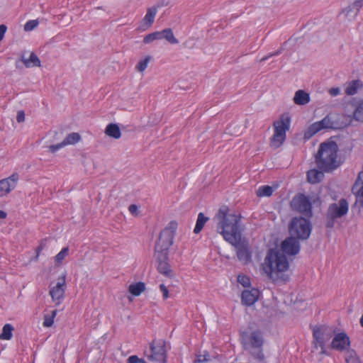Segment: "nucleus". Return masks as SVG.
<instances>
[{"mask_svg":"<svg viewBox=\"0 0 363 363\" xmlns=\"http://www.w3.org/2000/svg\"><path fill=\"white\" fill-rule=\"evenodd\" d=\"M213 220L216 223V230L230 244H236L241 238L240 230V216L229 213L225 206L219 209Z\"/></svg>","mask_w":363,"mask_h":363,"instance_id":"f257e3e1","label":"nucleus"},{"mask_svg":"<svg viewBox=\"0 0 363 363\" xmlns=\"http://www.w3.org/2000/svg\"><path fill=\"white\" fill-rule=\"evenodd\" d=\"M262 267L264 273L274 281L287 279L284 273L289 269V264L284 254L277 249L268 250Z\"/></svg>","mask_w":363,"mask_h":363,"instance_id":"f03ea898","label":"nucleus"},{"mask_svg":"<svg viewBox=\"0 0 363 363\" xmlns=\"http://www.w3.org/2000/svg\"><path fill=\"white\" fill-rule=\"evenodd\" d=\"M338 146L333 140L322 143L315 155V162L319 169L330 172L340 166Z\"/></svg>","mask_w":363,"mask_h":363,"instance_id":"7ed1b4c3","label":"nucleus"},{"mask_svg":"<svg viewBox=\"0 0 363 363\" xmlns=\"http://www.w3.org/2000/svg\"><path fill=\"white\" fill-rule=\"evenodd\" d=\"M242 342L245 349L257 350L258 352L251 351L252 355L258 360L264 359V355L262 352V345L264 339L262 333L259 330H254L250 331H242L240 333Z\"/></svg>","mask_w":363,"mask_h":363,"instance_id":"20e7f679","label":"nucleus"},{"mask_svg":"<svg viewBox=\"0 0 363 363\" xmlns=\"http://www.w3.org/2000/svg\"><path fill=\"white\" fill-rule=\"evenodd\" d=\"M349 211V203L345 199H341L337 202L331 203L327 211L328 228H333L335 222L346 216Z\"/></svg>","mask_w":363,"mask_h":363,"instance_id":"39448f33","label":"nucleus"},{"mask_svg":"<svg viewBox=\"0 0 363 363\" xmlns=\"http://www.w3.org/2000/svg\"><path fill=\"white\" fill-rule=\"evenodd\" d=\"M290 233L299 239H307L311 232V224L308 219L302 217L294 218L289 224Z\"/></svg>","mask_w":363,"mask_h":363,"instance_id":"423d86ee","label":"nucleus"},{"mask_svg":"<svg viewBox=\"0 0 363 363\" xmlns=\"http://www.w3.org/2000/svg\"><path fill=\"white\" fill-rule=\"evenodd\" d=\"M290 127V119L288 117H281L274 123V133L271 140V145L274 147H280L286 140V131Z\"/></svg>","mask_w":363,"mask_h":363,"instance_id":"0eeeda50","label":"nucleus"},{"mask_svg":"<svg viewBox=\"0 0 363 363\" xmlns=\"http://www.w3.org/2000/svg\"><path fill=\"white\" fill-rule=\"evenodd\" d=\"M169 249H164L160 245H155V257L157 263V270L160 274L166 277H171L172 271L168 262Z\"/></svg>","mask_w":363,"mask_h":363,"instance_id":"6e6552de","label":"nucleus"},{"mask_svg":"<svg viewBox=\"0 0 363 363\" xmlns=\"http://www.w3.org/2000/svg\"><path fill=\"white\" fill-rule=\"evenodd\" d=\"M167 343L162 340H154L150 345L148 359L160 363H165L167 358Z\"/></svg>","mask_w":363,"mask_h":363,"instance_id":"1a4fd4ad","label":"nucleus"},{"mask_svg":"<svg viewBox=\"0 0 363 363\" xmlns=\"http://www.w3.org/2000/svg\"><path fill=\"white\" fill-rule=\"evenodd\" d=\"M291 208L306 216H312V204L310 199L304 194L294 196L291 202Z\"/></svg>","mask_w":363,"mask_h":363,"instance_id":"9d476101","label":"nucleus"},{"mask_svg":"<svg viewBox=\"0 0 363 363\" xmlns=\"http://www.w3.org/2000/svg\"><path fill=\"white\" fill-rule=\"evenodd\" d=\"M66 274H62L59 277L55 284L51 283L50 285L49 294L52 301L57 305H60L65 296L66 288Z\"/></svg>","mask_w":363,"mask_h":363,"instance_id":"9b49d317","label":"nucleus"},{"mask_svg":"<svg viewBox=\"0 0 363 363\" xmlns=\"http://www.w3.org/2000/svg\"><path fill=\"white\" fill-rule=\"evenodd\" d=\"M177 228V223L171 221L160 233V238L155 245H160L164 249H169L173 244L174 234Z\"/></svg>","mask_w":363,"mask_h":363,"instance_id":"f8f14e48","label":"nucleus"},{"mask_svg":"<svg viewBox=\"0 0 363 363\" xmlns=\"http://www.w3.org/2000/svg\"><path fill=\"white\" fill-rule=\"evenodd\" d=\"M19 176L13 173L10 177L0 180V197L9 194L17 185Z\"/></svg>","mask_w":363,"mask_h":363,"instance_id":"ddd939ff","label":"nucleus"},{"mask_svg":"<svg viewBox=\"0 0 363 363\" xmlns=\"http://www.w3.org/2000/svg\"><path fill=\"white\" fill-rule=\"evenodd\" d=\"M282 252L289 255H296L300 250V244L298 240L294 238L290 237L284 240L281 243Z\"/></svg>","mask_w":363,"mask_h":363,"instance_id":"4468645a","label":"nucleus"},{"mask_svg":"<svg viewBox=\"0 0 363 363\" xmlns=\"http://www.w3.org/2000/svg\"><path fill=\"white\" fill-rule=\"evenodd\" d=\"M236 248V253L240 261L247 263L251 259V254L247 245L240 240H238L236 244H231Z\"/></svg>","mask_w":363,"mask_h":363,"instance_id":"2eb2a0df","label":"nucleus"},{"mask_svg":"<svg viewBox=\"0 0 363 363\" xmlns=\"http://www.w3.org/2000/svg\"><path fill=\"white\" fill-rule=\"evenodd\" d=\"M331 345L333 349L342 351L350 347V338L345 333H340L334 337Z\"/></svg>","mask_w":363,"mask_h":363,"instance_id":"dca6fc26","label":"nucleus"},{"mask_svg":"<svg viewBox=\"0 0 363 363\" xmlns=\"http://www.w3.org/2000/svg\"><path fill=\"white\" fill-rule=\"evenodd\" d=\"M259 291L257 289L244 290L242 293V303L246 306H252L259 298Z\"/></svg>","mask_w":363,"mask_h":363,"instance_id":"f3484780","label":"nucleus"},{"mask_svg":"<svg viewBox=\"0 0 363 363\" xmlns=\"http://www.w3.org/2000/svg\"><path fill=\"white\" fill-rule=\"evenodd\" d=\"M352 191L356 196L357 202L363 208V170L359 173L352 187Z\"/></svg>","mask_w":363,"mask_h":363,"instance_id":"a211bd4d","label":"nucleus"},{"mask_svg":"<svg viewBox=\"0 0 363 363\" xmlns=\"http://www.w3.org/2000/svg\"><path fill=\"white\" fill-rule=\"evenodd\" d=\"M313 335L315 347L316 348L320 347L322 350H323L325 345V340L323 329L320 327L315 328L313 330Z\"/></svg>","mask_w":363,"mask_h":363,"instance_id":"6ab92c4d","label":"nucleus"},{"mask_svg":"<svg viewBox=\"0 0 363 363\" xmlns=\"http://www.w3.org/2000/svg\"><path fill=\"white\" fill-rule=\"evenodd\" d=\"M311 98L308 93L299 89L295 92L294 102L297 105H306L310 102Z\"/></svg>","mask_w":363,"mask_h":363,"instance_id":"aec40b11","label":"nucleus"},{"mask_svg":"<svg viewBox=\"0 0 363 363\" xmlns=\"http://www.w3.org/2000/svg\"><path fill=\"white\" fill-rule=\"evenodd\" d=\"M362 86V84L360 80H352L345 84V92L348 96H353Z\"/></svg>","mask_w":363,"mask_h":363,"instance_id":"412c9836","label":"nucleus"},{"mask_svg":"<svg viewBox=\"0 0 363 363\" xmlns=\"http://www.w3.org/2000/svg\"><path fill=\"white\" fill-rule=\"evenodd\" d=\"M323 171L316 169H311L307 173V179L311 184H316L321 181L323 177Z\"/></svg>","mask_w":363,"mask_h":363,"instance_id":"4be33fe9","label":"nucleus"},{"mask_svg":"<svg viewBox=\"0 0 363 363\" xmlns=\"http://www.w3.org/2000/svg\"><path fill=\"white\" fill-rule=\"evenodd\" d=\"M157 6H152L147 9V13L144 16L143 21L147 27L150 26L155 21V18L157 13Z\"/></svg>","mask_w":363,"mask_h":363,"instance_id":"5701e85b","label":"nucleus"},{"mask_svg":"<svg viewBox=\"0 0 363 363\" xmlns=\"http://www.w3.org/2000/svg\"><path fill=\"white\" fill-rule=\"evenodd\" d=\"M352 117L354 121L363 123V100L355 103Z\"/></svg>","mask_w":363,"mask_h":363,"instance_id":"b1692460","label":"nucleus"},{"mask_svg":"<svg viewBox=\"0 0 363 363\" xmlns=\"http://www.w3.org/2000/svg\"><path fill=\"white\" fill-rule=\"evenodd\" d=\"M105 133L114 139H118L121 136L120 128L115 123L108 124L106 128Z\"/></svg>","mask_w":363,"mask_h":363,"instance_id":"393cba45","label":"nucleus"},{"mask_svg":"<svg viewBox=\"0 0 363 363\" xmlns=\"http://www.w3.org/2000/svg\"><path fill=\"white\" fill-rule=\"evenodd\" d=\"M22 62L25 65L26 67H40V60L38 57V56L31 52L28 58L23 57Z\"/></svg>","mask_w":363,"mask_h":363,"instance_id":"a878e982","label":"nucleus"},{"mask_svg":"<svg viewBox=\"0 0 363 363\" xmlns=\"http://www.w3.org/2000/svg\"><path fill=\"white\" fill-rule=\"evenodd\" d=\"M13 330L14 328L11 324H5L2 328V332L0 333V340H10L13 337Z\"/></svg>","mask_w":363,"mask_h":363,"instance_id":"bb28decb","label":"nucleus"},{"mask_svg":"<svg viewBox=\"0 0 363 363\" xmlns=\"http://www.w3.org/2000/svg\"><path fill=\"white\" fill-rule=\"evenodd\" d=\"M345 363H363L357 353L352 349L346 351L345 354Z\"/></svg>","mask_w":363,"mask_h":363,"instance_id":"cd10ccee","label":"nucleus"},{"mask_svg":"<svg viewBox=\"0 0 363 363\" xmlns=\"http://www.w3.org/2000/svg\"><path fill=\"white\" fill-rule=\"evenodd\" d=\"M320 130V125L318 122H315L310 125L305 130L304 138L308 140Z\"/></svg>","mask_w":363,"mask_h":363,"instance_id":"c85d7f7f","label":"nucleus"},{"mask_svg":"<svg viewBox=\"0 0 363 363\" xmlns=\"http://www.w3.org/2000/svg\"><path fill=\"white\" fill-rule=\"evenodd\" d=\"M208 220V218L205 216L203 213H199L196 222V225L194 232L196 234L199 233L203 229L205 223Z\"/></svg>","mask_w":363,"mask_h":363,"instance_id":"c756f323","label":"nucleus"},{"mask_svg":"<svg viewBox=\"0 0 363 363\" xmlns=\"http://www.w3.org/2000/svg\"><path fill=\"white\" fill-rule=\"evenodd\" d=\"M160 33L162 34V39L165 38L172 44H177L179 43L178 40L174 37L172 29L166 28L160 31Z\"/></svg>","mask_w":363,"mask_h":363,"instance_id":"7c9ffc66","label":"nucleus"},{"mask_svg":"<svg viewBox=\"0 0 363 363\" xmlns=\"http://www.w3.org/2000/svg\"><path fill=\"white\" fill-rule=\"evenodd\" d=\"M145 290V284L142 282L130 284L128 291L133 296H138Z\"/></svg>","mask_w":363,"mask_h":363,"instance_id":"2f4dec72","label":"nucleus"},{"mask_svg":"<svg viewBox=\"0 0 363 363\" xmlns=\"http://www.w3.org/2000/svg\"><path fill=\"white\" fill-rule=\"evenodd\" d=\"M81 139V136L77 133H72L69 134L65 139L62 141L65 144V146L69 145H74L78 143Z\"/></svg>","mask_w":363,"mask_h":363,"instance_id":"473e14b6","label":"nucleus"},{"mask_svg":"<svg viewBox=\"0 0 363 363\" xmlns=\"http://www.w3.org/2000/svg\"><path fill=\"white\" fill-rule=\"evenodd\" d=\"M317 122L320 125V130L336 128L329 116H326L321 121Z\"/></svg>","mask_w":363,"mask_h":363,"instance_id":"72a5a7b5","label":"nucleus"},{"mask_svg":"<svg viewBox=\"0 0 363 363\" xmlns=\"http://www.w3.org/2000/svg\"><path fill=\"white\" fill-rule=\"evenodd\" d=\"M56 315H57V310L52 311L50 314L45 315L43 325L45 328L51 327L54 323V320H55Z\"/></svg>","mask_w":363,"mask_h":363,"instance_id":"f704fd0d","label":"nucleus"},{"mask_svg":"<svg viewBox=\"0 0 363 363\" xmlns=\"http://www.w3.org/2000/svg\"><path fill=\"white\" fill-rule=\"evenodd\" d=\"M273 193V189L270 186H261L257 191V194L259 197L269 196Z\"/></svg>","mask_w":363,"mask_h":363,"instance_id":"c9c22d12","label":"nucleus"},{"mask_svg":"<svg viewBox=\"0 0 363 363\" xmlns=\"http://www.w3.org/2000/svg\"><path fill=\"white\" fill-rule=\"evenodd\" d=\"M162 39V34L160 31H156L154 33H152L150 34H148L145 36L143 39V42L146 44L150 43L153 42L155 40H161Z\"/></svg>","mask_w":363,"mask_h":363,"instance_id":"e433bc0d","label":"nucleus"},{"mask_svg":"<svg viewBox=\"0 0 363 363\" xmlns=\"http://www.w3.org/2000/svg\"><path fill=\"white\" fill-rule=\"evenodd\" d=\"M69 248L63 247L55 257V262L60 264L68 255Z\"/></svg>","mask_w":363,"mask_h":363,"instance_id":"4c0bfd02","label":"nucleus"},{"mask_svg":"<svg viewBox=\"0 0 363 363\" xmlns=\"http://www.w3.org/2000/svg\"><path fill=\"white\" fill-rule=\"evenodd\" d=\"M38 24L39 23L38 20L28 21L24 25V30L25 31H31L34 30Z\"/></svg>","mask_w":363,"mask_h":363,"instance_id":"58836bf2","label":"nucleus"},{"mask_svg":"<svg viewBox=\"0 0 363 363\" xmlns=\"http://www.w3.org/2000/svg\"><path fill=\"white\" fill-rule=\"evenodd\" d=\"M150 57H147L144 60H140L136 66L137 69L139 72H143L147 67Z\"/></svg>","mask_w":363,"mask_h":363,"instance_id":"ea45409f","label":"nucleus"},{"mask_svg":"<svg viewBox=\"0 0 363 363\" xmlns=\"http://www.w3.org/2000/svg\"><path fill=\"white\" fill-rule=\"evenodd\" d=\"M238 281L244 287H247L250 285V279L245 275H238Z\"/></svg>","mask_w":363,"mask_h":363,"instance_id":"a19ab883","label":"nucleus"},{"mask_svg":"<svg viewBox=\"0 0 363 363\" xmlns=\"http://www.w3.org/2000/svg\"><path fill=\"white\" fill-rule=\"evenodd\" d=\"M65 147L63 142H61L56 145H52L48 147V150L50 152L55 153L62 147Z\"/></svg>","mask_w":363,"mask_h":363,"instance_id":"79ce46f5","label":"nucleus"},{"mask_svg":"<svg viewBox=\"0 0 363 363\" xmlns=\"http://www.w3.org/2000/svg\"><path fill=\"white\" fill-rule=\"evenodd\" d=\"M160 291L162 293L163 298L164 299L168 298L169 297V290L167 288V286L164 284H161L160 285Z\"/></svg>","mask_w":363,"mask_h":363,"instance_id":"37998d69","label":"nucleus"},{"mask_svg":"<svg viewBox=\"0 0 363 363\" xmlns=\"http://www.w3.org/2000/svg\"><path fill=\"white\" fill-rule=\"evenodd\" d=\"M329 94L332 96H336L340 94V89L338 87H333L329 89Z\"/></svg>","mask_w":363,"mask_h":363,"instance_id":"c03bdc74","label":"nucleus"},{"mask_svg":"<svg viewBox=\"0 0 363 363\" xmlns=\"http://www.w3.org/2000/svg\"><path fill=\"white\" fill-rule=\"evenodd\" d=\"M16 121L18 123H22L25 121V113L23 111H19L17 113Z\"/></svg>","mask_w":363,"mask_h":363,"instance_id":"a18cd8bd","label":"nucleus"},{"mask_svg":"<svg viewBox=\"0 0 363 363\" xmlns=\"http://www.w3.org/2000/svg\"><path fill=\"white\" fill-rule=\"evenodd\" d=\"M140 359L136 355L130 356L127 359V363H140Z\"/></svg>","mask_w":363,"mask_h":363,"instance_id":"49530a36","label":"nucleus"},{"mask_svg":"<svg viewBox=\"0 0 363 363\" xmlns=\"http://www.w3.org/2000/svg\"><path fill=\"white\" fill-rule=\"evenodd\" d=\"M6 29L7 28L5 25H0V42L2 40L4 36Z\"/></svg>","mask_w":363,"mask_h":363,"instance_id":"de8ad7c7","label":"nucleus"},{"mask_svg":"<svg viewBox=\"0 0 363 363\" xmlns=\"http://www.w3.org/2000/svg\"><path fill=\"white\" fill-rule=\"evenodd\" d=\"M129 211L132 214H135L138 211V206L136 205L132 204L128 208Z\"/></svg>","mask_w":363,"mask_h":363,"instance_id":"09e8293b","label":"nucleus"},{"mask_svg":"<svg viewBox=\"0 0 363 363\" xmlns=\"http://www.w3.org/2000/svg\"><path fill=\"white\" fill-rule=\"evenodd\" d=\"M279 53H280V52L279 51V52H274V53L270 54V55H268V56L264 57L261 60V61H265V60H268L270 57H272V56H274V55H279Z\"/></svg>","mask_w":363,"mask_h":363,"instance_id":"8fccbe9b","label":"nucleus"},{"mask_svg":"<svg viewBox=\"0 0 363 363\" xmlns=\"http://www.w3.org/2000/svg\"><path fill=\"white\" fill-rule=\"evenodd\" d=\"M354 4L356 6L361 7L363 6V0H356Z\"/></svg>","mask_w":363,"mask_h":363,"instance_id":"3c124183","label":"nucleus"},{"mask_svg":"<svg viewBox=\"0 0 363 363\" xmlns=\"http://www.w3.org/2000/svg\"><path fill=\"white\" fill-rule=\"evenodd\" d=\"M6 217V213L4 211L0 210V218L3 219V218H5Z\"/></svg>","mask_w":363,"mask_h":363,"instance_id":"603ef678","label":"nucleus"},{"mask_svg":"<svg viewBox=\"0 0 363 363\" xmlns=\"http://www.w3.org/2000/svg\"><path fill=\"white\" fill-rule=\"evenodd\" d=\"M352 11V8H351L350 6H348L347 8H346V9L343 11V12L347 11V12L348 13V12H349V11Z\"/></svg>","mask_w":363,"mask_h":363,"instance_id":"864d4df0","label":"nucleus"},{"mask_svg":"<svg viewBox=\"0 0 363 363\" xmlns=\"http://www.w3.org/2000/svg\"><path fill=\"white\" fill-rule=\"evenodd\" d=\"M359 323H360L361 326L363 327V315H362V317L360 318Z\"/></svg>","mask_w":363,"mask_h":363,"instance_id":"5fc2aeb1","label":"nucleus"},{"mask_svg":"<svg viewBox=\"0 0 363 363\" xmlns=\"http://www.w3.org/2000/svg\"><path fill=\"white\" fill-rule=\"evenodd\" d=\"M140 363H147L143 359H140Z\"/></svg>","mask_w":363,"mask_h":363,"instance_id":"6e6d98bb","label":"nucleus"}]
</instances>
